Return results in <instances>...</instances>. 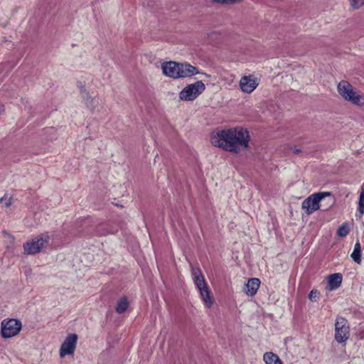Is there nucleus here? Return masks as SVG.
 <instances>
[{
  "mask_svg": "<svg viewBox=\"0 0 364 364\" xmlns=\"http://www.w3.org/2000/svg\"><path fill=\"white\" fill-rule=\"evenodd\" d=\"M350 256L355 262H360L361 247L360 244L358 242L355 243L353 252H352Z\"/></svg>",
  "mask_w": 364,
  "mask_h": 364,
  "instance_id": "a211bd4d",
  "label": "nucleus"
},
{
  "mask_svg": "<svg viewBox=\"0 0 364 364\" xmlns=\"http://www.w3.org/2000/svg\"><path fill=\"white\" fill-rule=\"evenodd\" d=\"M263 360L266 364H283L279 356L272 352L265 353Z\"/></svg>",
  "mask_w": 364,
  "mask_h": 364,
  "instance_id": "2eb2a0df",
  "label": "nucleus"
},
{
  "mask_svg": "<svg viewBox=\"0 0 364 364\" xmlns=\"http://www.w3.org/2000/svg\"><path fill=\"white\" fill-rule=\"evenodd\" d=\"M192 277L205 306L210 308L213 304L214 299L211 296L210 289L200 269L198 267H192Z\"/></svg>",
  "mask_w": 364,
  "mask_h": 364,
  "instance_id": "f03ea898",
  "label": "nucleus"
},
{
  "mask_svg": "<svg viewBox=\"0 0 364 364\" xmlns=\"http://www.w3.org/2000/svg\"><path fill=\"white\" fill-rule=\"evenodd\" d=\"M350 6L358 9L364 5V0H349Z\"/></svg>",
  "mask_w": 364,
  "mask_h": 364,
  "instance_id": "412c9836",
  "label": "nucleus"
},
{
  "mask_svg": "<svg viewBox=\"0 0 364 364\" xmlns=\"http://www.w3.org/2000/svg\"><path fill=\"white\" fill-rule=\"evenodd\" d=\"M21 328V321L16 318H5L1 322V335L4 338L17 336Z\"/></svg>",
  "mask_w": 364,
  "mask_h": 364,
  "instance_id": "0eeeda50",
  "label": "nucleus"
},
{
  "mask_svg": "<svg viewBox=\"0 0 364 364\" xmlns=\"http://www.w3.org/2000/svg\"><path fill=\"white\" fill-rule=\"evenodd\" d=\"M198 73H200V72L196 67L188 63H179L178 70V79L191 77Z\"/></svg>",
  "mask_w": 364,
  "mask_h": 364,
  "instance_id": "9b49d317",
  "label": "nucleus"
},
{
  "mask_svg": "<svg viewBox=\"0 0 364 364\" xmlns=\"http://www.w3.org/2000/svg\"><path fill=\"white\" fill-rule=\"evenodd\" d=\"M250 140L249 131L242 127L218 130L210 135L212 145L234 154L247 150Z\"/></svg>",
  "mask_w": 364,
  "mask_h": 364,
  "instance_id": "f257e3e1",
  "label": "nucleus"
},
{
  "mask_svg": "<svg viewBox=\"0 0 364 364\" xmlns=\"http://www.w3.org/2000/svg\"><path fill=\"white\" fill-rule=\"evenodd\" d=\"M178 66L179 63L174 61L164 62L161 64L162 73L167 77L178 79Z\"/></svg>",
  "mask_w": 364,
  "mask_h": 364,
  "instance_id": "f8f14e48",
  "label": "nucleus"
},
{
  "mask_svg": "<svg viewBox=\"0 0 364 364\" xmlns=\"http://www.w3.org/2000/svg\"><path fill=\"white\" fill-rule=\"evenodd\" d=\"M330 192H318L310 195L301 203V208L307 215H311L320 208V203L326 197L331 196Z\"/></svg>",
  "mask_w": 364,
  "mask_h": 364,
  "instance_id": "423d86ee",
  "label": "nucleus"
},
{
  "mask_svg": "<svg viewBox=\"0 0 364 364\" xmlns=\"http://www.w3.org/2000/svg\"><path fill=\"white\" fill-rule=\"evenodd\" d=\"M259 80L253 75H244L239 82V86L242 92L250 94L259 85Z\"/></svg>",
  "mask_w": 364,
  "mask_h": 364,
  "instance_id": "1a4fd4ad",
  "label": "nucleus"
},
{
  "mask_svg": "<svg viewBox=\"0 0 364 364\" xmlns=\"http://www.w3.org/2000/svg\"><path fill=\"white\" fill-rule=\"evenodd\" d=\"M128 305L127 299L126 297L121 298L117 304L116 311L118 314H123L127 310Z\"/></svg>",
  "mask_w": 364,
  "mask_h": 364,
  "instance_id": "f3484780",
  "label": "nucleus"
},
{
  "mask_svg": "<svg viewBox=\"0 0 364 364\" xmlns=\"http://www.w3.org/2000/svg\"><path fill=\"white\" fill-rule=\"evenodd\" d=\"M80 90L81 97L82 98V100L85 104L87 103V102H89L90 100H92L93 98L90 96V95L89 94V92L87 91V90L85 89V87L83 85H81L80 87Z\"/></svg>",
  "mask_w": 364,
  "mask_h": 364,
  "instance_id": "aec40b11",
  "label": "nucleus"
},
{
  "mask_svg": "<svg viewBox=\"0 0 364 364\" xmlns=\"http://www.w3.org/2000/svg\"><path fill=\"white\" fill-rule=\"evenodd\" d=\"M349 233V227L347 223H343L337 230L339 237H346Z\"/></svg>",
  "mask_w": 364,
  "mask_h": 364,
  "instance_id": "6ab92c4d",
  "label": "nucleus"
},
{
  "mask_svg": "<svg viewBox=\"0 0 364 364\" xmlns=\"http://www.w3.org/2000/svg\"><path fill=\"white\" fill-rule=\"evenodd\" d=\"M88 108L90 109H95L99 105V100L96 98H92L89 102H87L85 104Z\"/></svg>",
  "mask_w": 364,
  "mask_h": 364,
  "instance_id": "4be33fe9",
  "label": "nucleus"
},
{
  "mask_svg": "<svg viewBox=\"0 0 364 364\" xmlns=\"http://www.w3.org/2000/svg\"><path fill=\"white\" fill-rule=\"evenodd\" d=\"M205 90V85L201 80L186 85L179 92V99L183 101L190 102L196 100Z\"/></svg>",
  "mask_w": 364,
  "mask_h": 364,
  "instance_id": "20e7f679",
  "label": "nucleus"
},
{
  "mask_svg": "<svg viewBox=\"0 0 364 364\" xmlns=\"http://www.w3.org/2000/svg\"><path fill=\"white\" fill-rule=\"evenodd\" d=\"M350 337V327L348 321L341 316H338L335 322V340L342 343Z\"/></svg>",
  "mask_w": 364,
  "mask_h": 364,
  "instance_id": "6e6552de",
  "label": "nucleus"
},
{
  "mask_svg": "<svg viewBox=\"0 0 364 364\" xmlns=\"http://www.w3.org/2000/svg\"><path fill=\"white\" fill-rule=\"evenodd\" d=\"M319 292L317 290L313 289L309 294V298L311 301H316L318 299Z\"/></svg>",
  "mask_w": 364,
  "mask_h": 364,
  "instance_id": "b1692460",
  "label": "nucleus"
},
{
  "mask_svg": "<svg viewBox=\"0 0 364 364\" xmlns=\"http://www.w3.org/2000/svg\"><path fill=\"white\" fill-rule=\"evenodd\" d=\"M50 240L48 233L41 234L32 238L23 245L24 252L28 255H35L44 249Z\"/></svg>",
  "mask_w": 364,
  "mask_h": 364,
  "instance_id": "39448f33",
  "label": "nucleus"
},
{
  "mask_svg": "<svg viewBox=\"0 0 364 364\" xmlns=\"http://www.w3.org/2000/svg\"><path fill=\"white\" fill-rule=\"evenodd\" d=\"M203 75L206 76V77H210V75L207 74V73H202Z\"/></svg>",
  "mask_w": 364,
  "mask_h": 364,
  "instance_id": "393cba45",
  "label": "nucleus"
},
{
  "mask_svg": "<svg viewBox=\"0 0 364 364\" xmlns=\"http://www.w3.org/2000/svg\"><path fill=\"white\" fill-rule=\"evenodd\" d=\"M260 281L259 279H250L244 288V291L247 295L252 296L257 293Z\"/></svg>",
  "mask_w": 364,
  "mask_h": 364,
  "instance_id": "ddd939ff",
  "label": "nucleus"
},
{
  "mask_svg": "<svg viewBox=\"0 0 364 364\" xmlns=\"http://www.w3.org/2000/svg\"><path fill=\"white\" fill-rule=\"evenodd\" d=\"M294 152H296V153H297V152H299V149H296V150L294 151Z\"/></svg>",
  "mask_w": 364,
  "mask_h": 364,
  "instance_id": "a878e982",
  "label": "nucleus"
},
{
  "mask_svg": "<svg viewBox=\"0 0 364 364\" xmlns=\"http://www.w3.org/2000/svg\"><path fill=\"white\" fill-rule=\"evenodd\" d=\"M328 288L330 290L338 289L342 282V275L339 273H335L327 277Z\"/></svg>",
  "mask_w": 364,
  "mask_h": 364,
  "instance_id": "4468645a",
  "label": "nucleus"
},
{
  "mask_svg": "<svg viewBox=\"0 0 364 364\" xmlns=\"http://www.w3.org/2000/svg\"><path fill=\"white\" fill-rule=\"evenodd\" d=\"M77 341V336L75 333L69 334L63 342L60 348V357L71 355L74 353Z\"/></svg>",
  "mask_w": 364,
  "mask_h": 364,
  "instance_id": "9d476101",
  "label": "nucleus"
},
{
  "mask_svg": "<svg viewBox=\"0 0 364 364\" xmlns=\"http://www.w3.org/2000/svg\"><path fill=\"white\" fill-rule=\"evenodd\" d=\"M339 95L346 101L358 106L364 105V96L355 92L347 81H341L337 86Z\"/></svg>",
  "mask_w": 364,
  "mask_h": 364,
  "instance_id": "7ed1b4c3",
  "label": "nucleus"
},
{
  "mask_svg": "<svg viewBox=\"0 0 364 364\" xmlns=\"http://www.w3.org/2000/svg\"><path fill=\"white\" fill-rule=\"evenodd\" d=\"M242 0H213L214 3L220 4H233L241 2Z\"/></svg>",
  "mask_w": 364,
  "mask_h": 364,
  "instance_id": "5701e85b",
  "label": "nucleus"
},
{
  "mask_svg": "<svg viewBox=\"0 0 364 364\" xmlns=\"http://www.w3.org/2000/svg\"><path fill=\"white\" fill-rule=\"evenodd\" d=\"M358 212L356 216L361 218L364 214V186H362V191L359 196Z\"/></svg>",
  "mask_w": 364,
  "mask_h": 364,
  "instance_id": "dca6fc26",
  "label": "nucleus"
}]
</instances>
